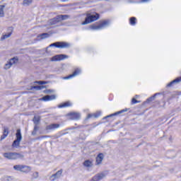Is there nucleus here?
<instances>
[{"label": "nucleus", "instance_id": "nucleus-12", "mask_svg": "<svg viewBox=\"0 0 181 181\" xmlns=\"http://www.w3.org/2000/svg\"><path fill=\"white\" fill-rule=\"evenodd\" d=\"M105 177V174L104 173H99L95 175V176L93 177V178L90 180V181H100L103 180Z\"/></svg>", "mask_w": 181, "mask_h": 181}, {"label": "nucleus", "instance_id": "nucleus-27", "mask_svg": "<svg viewBox=\"0 0 181 181\" xmlns=\"http://www.w3.org/2000/svg\"><path fill=\"white\" fill-rule=\"evenodd\" d=\"M129 24L132 26H135L136 25V18L135 17H131L129 18Z\"/></svg>", "mask_w": 181, "mask_h": 181}, {"label": "nucleus", "instance_id": "nucleus-20", "mask_svg": "<svg viewBox=\"0 0 181 181\" xmlns=\"http://www.w3.org/2000/svg\"><path fill=\"white\" fill-rule=\"evenodd\" d=\"M43 88H46V86H30V90H37V91H40V90H43Z\"/></svg>", "mask_w": 181, "mask_h": 181}, {"label": "nucleus", "instance_id": "nucleus-24", "mask_svg": "<svg viewBox=\"0 0 181 181\" xmlns=\"http://www.w3.org/2000/svg\"><path fill=\"white\" fill-rule=\"evenodd\" d=\"M58 18L59 19V22H62V21H67L70 18V16L69 15H58Z\"/></svg>", "mask_w": 181, "mask_h": 181}, {"label": "nucleus", "instance_id": "nucleus-3", "mask_svg": "<svg viewBox=\"0 0 181 181\" xmlns=\"http://www.w3.org/2000/svg\"><path fill=\"white\" fill-rule=\"evenodd\" d=\"M110 25V21L105 20L100 22V24H93L89 26V29L91 30H101V29H104V28H107Z\"/></svg>", "mask_w": 181, "mask_h": 181}, {"label": "nucleus", "instance_id": "nucleus-13", "mask_svg": "<svg viewBox=\"0 0 181 181\" xmlns=\"http://www.w3.org/2000/svg\"><path fill=\"white\" fill-rule=\"evenodd\" d=\"M8 34L3 35L1 37V40H5V39H8V37H11L12 35V32H13V28L9 27L8 28Z\"/></svg>", "mask_w": 181, "mask_h": 181}, {"label": "nucleus", "instance_id": "nucleus-26", "mask_svg": "<svg viewBox=\"0 0 181 181\" xmlns=\"http://www.w3.org/2000/svg\"><path fill=\"white\" fill-rule=\"evenodd\" d=\"M9 134V132L8 131V129L4 128L3 135L1 136V141H3V139H5L8 136V134Z\"/></svg>", "mask_w": 181, "mask_h": 181}, {"label": "nucleus", "instance_id": "nucleus-16", "mask_svg": "<svg viewBox=\"0 0 181 181\" xmlns=\"http://www.w3.org/2000/svg\"><path fill=\"white\" fill-rule=\"evenodd\" d=\"M103 159H104V154L103 153H100L96 157V165H101Z\"/></svg>", "mask_w": 181, "mask_h": 181}, {"label": "nucleus", "instance_id": "nucleus-41", "mask_svg": "<svg viewBox=\"0 0 181 181\" xmlns=\"http://www.w3.org/2000/svg\"><path fill=\"white\" fill-rule=\"evenodd\" d=\"M43 138H46V136H44Z\"/></svg>", "mask_w": 181, "mask_h": 181}, {"label": "nucleus", "instance_id": "nucleus-17", "mask_svg": "<svg viewBox=\"0 0 181 181\" xmlns=\"http://www.w3.org/2000/svg\"><path fill=\"white\" fill-rule=\"evenodd\" d=\"M59 22H60L59 16H57L56 17H54L49 21V25H56L57 23H59Z\"/></svg>", "mask_w": 181, "mask_h": 181}, {"label": "nucleus", "instance_id": "nucleus-14", "mask_svg": "<svg viewBox=\"0 0 181 181\" xmlns=\"http://www.w3.org/2000/svg\"><path fill=\"white\" fill-rule=\"evenodd\" d=\"M127 111H128V108L123 109V110L116 112L112 115L106 116L105 117V119L110 118L111 117H115L117 115H119L120 114H124V112H127Z\"/></svg>", "mask_w": 181, "mask_h": 181}, {"label": "nucleus", "instance_id": "nucleus-1", "mask_svg": "<svg viewBox=\"0 0 181 181\" xmlns=\"http://www.w3.org/2000/svg\"><path fill=\"white\" fill-rule=\"evenodd\" d=\"M100 18V13L97 12L94 13H86V17L83 22L81 23V25H88V23H93L95 21H98Z\"/></svg>", "mask_w": 181, "mask_h": 181}, {"label": "nucleus", "instance_id": "nucleus-10", "mask_svg": "<svg viewBox=\"0 0 181 181\" xmlns=\"http://www.w3.org/2000/svg\"><path fill=\"white\" fill-rule=\"evenodd\" d=\"M57 128H60V124L54 123L47 125L45 129L47 131V132H49V131H54V129H57Z\"/></svg>", "mask_w": 181, "mask_h": 181}, {"label": "nucleus", "instance_id": "nucleus-37", "mask_svg": "<svg viewBox=\"0 0 181 181\" xmlns=\"http://www.w3.org/2000/svg\"><path fill=\"white\" fill-rule=\"evenodd\" d=\"M37 129H39V127H37V124H35V127H34V130L33 131L37 132Z\"/></svg>", "mask_w": 181, "mask_h": 181}, {"label": "nucleus", "instance_id": "nucleus-35", "mask_svg": "<svg viewBox=\"0 0 181 181\" xmlns=\"http://www.w3.org/2000/svg\"><path fill=\"white\" fill-rule=\"evenodd\" d=\"M138 103H140L139 100H136L135 98H133L132 99V104L134 105V104H138Z\"/></svg>", "mask_w": 181, "mask_h": 181}, {"label": "nucleus", "instance_id": "nucleus-18", "mask_svg": "<svg viewBox=\"0 0 181 181\" xmlns=\"http://www.w3.org/2000/svg\"><path fill=\"white\" fill-rule=\"evenodd\" d=\"M68 115L71 117V119H80V113L71 112Z\"/></svg>", "mask_w": 181, "mask_h": 181}, {"label": "nucleus", "instance_id": "nucleus-34", "mask_svg": "<svg viewBox=\"0 0 181 181\" xmlns=\"http://www.w3.org/2000/svg\"><path fill=\"white\" fill-rule=\"evenodd\" d=\"M40 121V119L36 117H34L33 118V122L35 125H37V124H39V122Z\"/></svg>", "mask_w": 181, "mask_h": 181}, {"label": "nucleus", "instance_id": "nucleus-22", "mask_svg": "<svg viewBox=\"0 0 181 181\" xmlns=\"http://www.w3.org/2000/svg\"><path fill=\"white\" fill-rule=\"evenodd\" d=\"M181 81V76L174 79L173 81L170 82L168 85L167 87H172V86H173V84L176 83H180Z\"/></svg>", "mask_w": 181, "mask_h": 181}, {"label": "nucleus", "instance_id": "nucleus-9", "mask_svg": "<svg viewBox=\"0 0 181 181\" xmlns=\"http://www.w3.org/2000/svg\"><path fill=\"white\" fill-rule=\"evenodd\" d=\"M53 100H56V95H47L40 98V101H53Z\"/></svg>", "mask_w": 181, "mask_h": 181}, {"label": "nucleus", "instance_id": "nucleus-30", "mask_svg": "<svg viewBox=\"0 0 181 181\" xmlns=\"http://www.w3.org/2000/svg\"><path fill=\"white\" fill-rule=\"evenodd\" d=\"M32 2H33V0H23V5L29 6V5L32 4Z\"/></svg>", "mask_w": 181, "mask_h": 181}, {"label": "nucleus", "instance_id": "nucleus-42", "mask_svg": "<svg viewBox=\"0 0 181 181\" xmlns=\"http://www.w3.org/2000/svg\"><path fill=\"white\" fill-rule=\"evenodd\" d=\"M105 1H110V0H105Z\"/></svg>", "mask_w": 181, "mask_h": 181}, {"label": "nucleus", "instance_id": "nucleus-40", "mask_svg": "<svg viewBox=\"0 0 181 181\" xmlns=\"http://www.w3.org/2000/svg\"><path fill=\"white\" fill-rule=\"evenodd\" d=\"M62 1V2H67V1H69V0H61Z\"/></svg>", "mask_w": 181, "mask_h": 181}, {"label": "nucleus", "instance_id": "nucleus-5", "mask_svg": "<svg viewBox=\"0 0 181 181\" xmlns=\"http://www.w3.org/2000/svg\"><path fill=\"white\" fill-rule=\"evenodd\" d=\"M16 139L12 144L13 148H18L21 145V141H22V133L21 132V129L16 130Z\"/></svg>", "mask_w": 181, "mask_h": 181}, {"label": "nucleus", "instance_id": "nucleus-36", "mask_svg": "<svg viewBox=\"0 0 181 181\" xmlns=\"http://www.w3.org/2000/svg\"><path fill=\"white\" fill-rule=\"evenodd\" d=\"M33 176H34V177H37L38 176H39V173H37V172H35V173H33Z\"/></svg>", "mask_w": 181, "mask_h": 181}, {"label": "nucleus", "instance_id": "nucleus-29", "mask_svg": "<svg viewBox=\"0 0 181 181\" xmlns=\"http://www.w3.org/2000/svg\"><path fill=\"white\" fill-rule=\"evenodd\" d=\"M160 93H155L153 96L148 98L147 100H146V102L147 103H151V101H153V100H155V98H156V95H159Z\"/></svg>", "mask_w": 181, "mask_h": 181}, {"label": "nucleus", "instance_id": "nucleus-19", "mask_svg": "<svg viewBox=\"0 0 181 181\" xmlns=\"http://www.w3.org/2000/svg\"><path fill=\"white\" fill-rule=\"evenodd\" d=\"M100 115H101V112H100V111L97 112L95 114H88L86 117V119H90V118H93V117L94 118H98V117H100Z\"/></svg>", "mask_w": 181, "mask_h": 181}, {"label": "nucleus", "instance_id": "nucleus-7", "mask_svg": "<svg viewBox=\"0 0 181 181\" xmlns=\"http://www.w3.org/2000/svg\"><path fill=\"white\" fill-rule=\"evenodd\" d=\"M68 57L66 54H57L51 58V62H60V60H64V59H67Z\"/></svg>", "mask_w": 181, "mask_h": 181}, {"label": "nucleus", "instance_id": "nucleus-38", "mask_svg": "<svg viewBox=\"0 0 181 181\" xmlns=\"http://www.w3.org/2000/svg\"><path fill=\"white\" fill-rule=\"evenodd\" d=\"M36 132H37L33 130V132H32V135H35L36 134Z\"/></svg>", "mask_w": 181, "mask_h": 181}, {"label": "nucleus", "instance_id": "nucleus-6", "mask_svg": "<svg viewBox=\"0 0 181 181\" xmlns=\"http://www.w3.org/2000/svg\"><path fill=\"white\" fill-rule=\"evenodd\" d=\"M13 169L19 172H23L24 173H29V172L32 170L30 166L23 165H16L13 166Z\"/></svg>", "mask_w": 181, "mask_h": 181}, {"label": "nucleus", "instance_id": "nucleus-8", "mask_svg": "<svg viewBox=\"0 0 181 181\" xmlns=\"http://www.w3.org/2000/svg\"><path fill=\"white\" fill-rule=\"evenodd\" d=\"M18 61H19V59H18V57H15L9 60L8 63L5 64V69H11L12 65L16 64V63H18Z\"/></svg>", "mask_w": 181, "mask_h": 181}, {"label": "nucleus", "instance_id": "nucleus-31", "mask_svg": "<svg viewBox=\"0 0 181 181\" xmlns=\"http://www.w3.org/2000/svg\"><path fill=\"white\" fill-rule=\"evenodd\" d=\"M34 83L35 84H40L41 86H43V84H47V81H35Z\"/></svg>", "mask_w": 181, "mask_h": 181}, {"label": "nucleus", "instance_id": "nucleus-23", "mask_svg": "<svg viewBox=\"0 0 181 181\" xmlns=\"http://www.w3.org/2000/svg\"><path fill=\"white\" fill-rule=\"evenodd\" d=\"M50 35L47 33H44L37 35V39H47Z\"/></svg>", "mask_w": 181, "mask_h": 181}, {"label": "nucleus", "instance_id": "nucleus-39", "mask_svg": "<svg viewBox=\"0 0 181 181\" xmlns=\"http://www.w3.org/2000/svg\"><path fill=\"white\" fill-rule=\"evenodd\" d=\"M150 0H141V2H149Z\"/></svg>", "mask_w": 181, "mask_h": 181}, {"label": "nucleus", "instance_id": "nucleus-15", "mask_svg": "<svg viewBox=\"0 0 181 181\" xmlns=\"http://www.w3.org/2000/svg\"><path fill=\"white\" fill-rule=\"evenodd\" d=\"M62 173H63L62 170H58L55 174L52 175L50 177V180L52 181H54V180H56V179H59V177H60L62 176Z\"/></svg>", "mask_w": 181, "mask_h": 181}, {"label": "nucleus", "instance_id": "nucleus-21", "mask_svg": "<svg viewBox=\"0 0 181 181\" xmlns=\"http://www.w3.org/2000/svg\"><path fill=\"white\" fill-rule=\"evenodd\" d=\"M72 104L69 101L65 102L58 105V108H66L67 107H71Z\"/></svg>", "mask_w": 181, "mask_h": 181}, {"label": "nucleus", "instance_id": "nucleus-28", "mask_svg": "<svg viewBox=\"0 0 181 181\" xmlns=\"http://www.w3.org/2000/svg\"><path fill=\"white\" fill-rule=\"evenodd\" d=\"M5 6V5H0V18H4V16H5V13L4 12Z\"/></svg>", "mask_w": 181, "mask_h": 181}, {"label": "nucleus", "instance_id": "nucleus-2", "mask_svg": "<svg viewBox=\"0 0 181 181\" xmlns=\"http://www.w3.org/2000/svg\"><path fill=\"white\" fill-rule=\"evenodd\" d=\"M4 158L10 160H16V159H23L25 156L21 153L16 152H7L3 153Z\"/></svg>", "mask_w": 181, "mask_h": 181}, {"label": "nucleus", "instance_id": "nucleus-32", "mask_svg": "<svg viewBox=\"0 0 181 181\" xmlns=\"http://www.w3.org/2000/svg\"><path fill=\"white\" fill-rule=\"evenodd\" d=\"M45 94H52V93H54V90L53 89H46L43 91Z\"/></svg>", "mask_w": 181, "mask_h": 181}, {"label": "nucleus", "instance_id": "nucleus-11", "mask_svg": "<svg viewBox=\"0 0 181 181\" xmlns=\"http://www.w3.org/2000/svg\"><path fill=\"white\" fill-rule=\"evenodd\" d=\"M80 73H81V70H80V69H76L74 70V71L73 72V74L64 77V79L69 80L70 78H73V77H76V76H78V74H80Z\"/></svg>", "mask_w": 181, "mask_h": 181}, {"label": "nucleus", "instance_id": "nucleus-25", "mask_svg": "<svg viewBox=\"0 0 181 181\" xmlns=\"http://www.w3.org/2000/svg\"><path fill=\"white\" fill-rule=\"evenodd\" d=\"M83 165L85 168H91L93 166V162L90 160H86L83 162Z\"/></svg>", "mask_w": 181, "mask_h": 181}, {"label": "nucleus", "instance_id": "nucleus-33", "mask_svg": "<svg viewBox=\"0 0 181 181\" xmlns=\"http://www.w3.org/2000/svg\"><path fill=\"white\" fill-rule=\"evenodd\" d=\"M66 133H63V132H61L58 133L57 134H56L54 136L57 139L60 138V136H63V135H66Z\"/></svg>", "mask_w": 181, "mask_h": 181}, {"label": "nucleus", "instance_id": "nucleus-4", "mask_svg": "<svg viewBox=\"0 0 181 181\" xmlns=\"http://www.w3.org/2000/svg\"><path fill=\"white\" fill-rule=\"evenodd\" d=\"M71 45L67 42H56L54 43L50 44L47 49L49 47H57L58 49H69Z\"/></svg>", "mask_w": 181, "mask_h": 181}]
</instances>
